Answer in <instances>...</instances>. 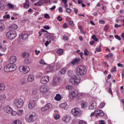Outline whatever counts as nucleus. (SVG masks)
<instances>
[{
    "mask_svg": "<svg viewBox=\"0 0 124 124\" xmlns=\"http://www.w3.org/2000/svg\"><path fill=\"white\" fill-rule=\"evenodd\" d=\"M117 67H114L113 68H112L111 70V72H117Z\"/></svg>",
    "mask_w": 124,
    "mask_h": 124,
    "instance_id": "nucleus-48",
    "label": "nucleus"
},
{
    "mask_svg": "<svg viewBox=\"0 0 124 124\" xmlns=\"http://www.w3.org/2000/svg\"><path fill=\"white\" fill-rule=\"evenodd\" d=\"M57 20L60 21H62V16H59L57 17Z\"/></svg>",
    "mask_w": 124,
    "mask_h": 124,
    "instance_id": "nucleus-62",
    "label": "nucleus"
},
{
    "mask_svg": "<svg viewBox=\"0 0 124 124\" xmlns=\"http://www.w3.org/2000/svg\"><path fill=\"white\" fill-rule=\"evenodd\" d=\"M96 51L97 52H101V48H100V47H96Z\"/></svg>",
    "mask_w": 124,
    "mask_h": 124,
    "instance_id": "nucleus-61",
    "label": "nucleus"
},
{
    "mask_svg": "<svg viewBox=\"0 0 124 124\" xmlns=\"http://www.w3.org/2000/svg\"><path fill=\"white\" fill-rule=\"evenodd\" d=\"M3 110L6 113L10 114V113H11V111H12V108L9 106H6L4 107Z\"/></svg>",
    "mask_w": 124,
    "mask_h": 124,
    "instance_id": "nucleus-14",
    "label": "nucleus"
},
{
    "mask_svg": "<svg viewBox=\"0 0 124 124\" xmlns=\"http://www.w3.org/2000/svg\"><path fill=\"white\" fill-rule=\"evenodd\" d=\"M32 94H33V95H35L36 94H37V90L33 89L32 92Z\"/></svg>",
    "mask_w": 124,
    "mask_h": 124,
    "instance_id": "nucleus-42",
    "label": "nucleus"
},
{
    "mask_svg": "<svg viewBox=\"0 0 124 124\" xmlns=\"http://www.w3.org/2000/svg\"><path fill=\"white\" fill-rule=\"evenodd\" d=\"M28 37H29V35L27 33L22 34L19 36V38L22 39V40H26Z\"/></svg>",
    "mask_w": 124,
    "mask_h": 124,
    "instance_id": "nucleus-20",
    "label": "nucleus"
},
{
    "mask_svg": "<svg viewBox=\"0 0 124 124\" xmlns=\"http://www.w3.org/2000/svg\"><path fill=\"white\" fill-rule=\"evenodd\" d=\"M66 12H67V13H70V12H71V9L66 8Z\"/></svg>",
    "mask_w": 124,
    "mask_h": 124,
    "instance_id": "nucleus-55",
    "label": "nucleus"
},
{
    "mask_svg": "<svg viewBox=\"0 0 124 124\" xmlns=\"http://www.w3.org/2000/svg\"><path fill=\"white\" fill-rule=\"evenodd\" d=\"M67 74L69 77H72V76L73 75V71H68Z\"/></svg>",
    "mask_w": 124,
    "mask_h": 124,
    "instance_id": "nucleus-39",
    "label": "nucleus"
},
{
    "mask_svg": "<svg viewBox=\"0 0 124 124\" xmlns=\"http://www.w3.org/2000/svg\"><path fill=\"white\" fill-rule=\"evenodd\" d=\"M92 39H93V40H94L95 41H98V39H97V38H96L95 34H93L92 36Z\"/></svg>",
    "mask_w": 124,
    "mask_h": 124,
    "instance_id": "nucleus-43",
    "label": "nucleus"
},
{
    "mask_svg": "<svg viewBox=\"0 0 124 124\" xmlns=\"http://www.w3.org/2000/svg\"><path fill=\"white\" fill-rule=\"evenodd\" d=\"M77 73L81 76H84L87 73V69L83 66H79L77 69Z\"/></svg>",
    "mask_w": 124,
    "mask_h": 124,
    "instance_id": "nucleus-4",
    "label": "nucleus"
},
{
    "mask_svg": "<svg viewBox=\"0 0 124 124\" xmlns=\"http://www.w3.org/2000/svg\"><path fill=\"white\" fill-rule=\"evenodd\" d=\"M78 91L77 90H74L72 91L70 93V96H71V98H74V97H76L78 94Z\"/></svg>",
    "mask_w": 124,
    "mask_h": 124,
    "instance_id": "nucleus-15",
    "label": "nucleus"
},
{
    "mask_svg": "<svg viewBox=\"0 0 124 124\" xmlns=\"http://www.w3.org/2000/svg\"><path fill=\"white\" fill-rule=\"evenodd\" d=\"M58 11L59 13H62V7H60L58 9Z\"/></svg>",
    "mask_w": 124,
    "mask_h": 124,
    "instance_id": "nucleus-54",
    "label": "nucleus"
},
{
    "mask_svg": "<svg viewBox=\"0 0 124 124\" xmlns=\"http://www.w3.org/2000/svg\"><path fill=\"white\" fill-rule=\"evenodd\" d=\"M39 62L40 64H42L43 65H46V64H47V63H46V62H45L42 59Z\"/></svg>",
    "mask_w": 124,
    "mask_h": 124,
    "instance_id": "nucleus-40",
    "label": "nucleus"
},
{
    "mask_svg": "<svg viewBox=\"0 0 124 124\" xmlns=\"http://www.w3.org/2000/svg\"><path fill=\"white\" fill-rule=\"evenodd\" d=\"M69 24L70 26H71V27H73V26H74V23H73V21H70L69 22Z\"/></svg>",
    "mask_w": 124,
    "mask_h": 124,
    "instance_id": "nucleus-51",
    "label": "nucleus"
},
{
    "mask_svg": "<svg viewBox=\"0 0 124 124\" xmlns=\"http://www.w3.org/2000/svg\"><path fill=\"white\" fill-rule=\"evenodd\" d=\"M42 4H44V3H43L42 1H41V0H40V1L34 4V5L35 6H41Z\"/></svg>",
    "mask_w": 124,
    "mask_h": 124,
    "instance_id": "nucleus-28",
    "label": "nucleus"
},
{
    "mask_svg": "<svg viewBox=\"0 0 124 124\" xmlns=\"http://www.w3.org/2000/svg\"><path fill=\"white\" fill-rule=\"evenodd\" d=\"M55 120H59L60 119V115L58 113L54 115Z\"/></svg>",
    "mask_w": 124,
    "mask_h": 124,
    "instance_id": "nucleus-45",
    "label": "nucleus"
},
{
    "mask_svg": "<svg viewBox=\"0 0 124 124\" xmlns=\"http://www.w3.org/2000/svg\"><path fill=\"white\" fill-rule=\"evenodd\" d=\"M108 93L111 94V95H113V92H112V89L111 88H109L108 89Z\"/></svg>",
    "mask_w": 124,
    "mask_h": 124,
    "instance_id": "nucleus-58",
    "label": "nucleus"
},
{
    "mask_svg": "<svg viewBox=\"0 0 124 124\" xmlns=\"http://www.w3.org/2000/svg\"><path fill=\"white\" fill-rule=\"evenodd\" d=\"M16 69H17V66L15 63H10L4 67L5 72H12L15 71Z\"/></svg>",
    "mask_w": 124,
    "mask_h": 124,
    "instance_id": "nucleus-1",
    "label": "nucleus"
},
{
    "mask_svg": "<svg viewBox=\"0 0 124 124\" xmlns=\"http://www.w3.org/2000/svg\"><path fill=\"white\" fill-rule=\"evenodd\" d=\"M17 37V33L16 31H9L6 33V38L9 40H13Z\"/></svg>",
    "mask_w": 124,
    "mask_h": 124,
    "instance_id": "nucleus-3",
    "label": "nucleus"
},
{
    "mask_svg": "<svg viewBox=\"0 0 124 124\" xmlns=\"http://www.w3.org/2000/svg\"><path fill=\"white\" fill-rule=\"evenodd\" d=\"M10 114L12 115V116H16L17 114V111L12 110Z\"/></svg>",
    "mask_w": 124,
    "mask_h": 124,
    "instance_id": "nucleus-44",
    "label": "nucleus"
},
{
    "mask_svg": "<svg viewBox=\"0 0 124 124\" xmlns=\"http://www.w3.org/2000/svg\"><path fill=\"white\" fill-rule=\"evenodd\" d=\"M96 108V103L95 101H92L91 102L90 105L89 107V110H93Z\"/></svg>",
    "mask_w": 124,
    "mask_h": 124,
    "instance_id": "nucleus-13",
    "label": "nucleus"
},
{
    "mask_svg": "<svg viewBox=\"0 0 124 124\" xmlns=\"http://www.w3.org/2000/svg\"><path fill=\"white\" fill-rule=\"evenodd\" d=\"M44 29L45 30H50V26H48V25L44 26Z\"/></svg>",
    "mask_w": 124,
    "mask_h": 124,
    "instance_id": "nucleus-59",
    "label": "nucleus"
},
{
    "mask_svg": "<svg viewBox=\"0 0 124 124\" xmlns=\"http://www.w3.org/2000/svg\"><path fill=\"white\" fill-rule=\"evenodd\" d=\"M44 17L46 19H49V18H50V16H49L48 14H45L44 15Z\"/></svg>",
    "mask_w": 124,
    "mask_h": 124,
    "instance_id": "nucleus-52",
    "label": "nucleus"
},
{
    "mask_svg": "<svg viewBox=\"0 0 124 124\" xmlns=\"http://www.w3.org/2000/svg\"><path fill=\"white\" fill-rule=\"evenodd\" d=\"M21 85H25V84H26V80H21Z\"/></svg>",
    "mask_w": 124,
    "mask_h": 124,
    "instance_id": "nucleus-64",
    "label": "nucleus"
},
{
    "mask_svg": "<svg viewBox=\"0 0 124 124\" xmlns=\"http://www.w3.org/2000/svg\"><path fill=\"white\" fill-rule=\"evenodd\" d=\"M95 113L97 115V116H100V117H103L104 116V112L102 110L98 109L97 110H95Z\"/></svg>",
    "mask_w": 124,
    "mask_h": 124,
    "instance_id": "nucleus-17",
    "label": "nucleus"
},
{
    "mask_svg": "<svg viewBox=\"0 0 124 124\" xmlns=\"http://www.w3.org/2000/svg\"><path fill=\"white\" fill-rule=\"evenodd\" d=\"M78 124H86V123L83 120H80L78 122Z\"/></svg>",
    "mask_w": 124,
    "mask_h": 124,
    "instance_id": "nucleus-60",
    "label": "nucleus"
},
{
    "mask_svg": "<svg viewBox=\"0 0 124 124\" xmlns=\"http://www.w3.org/2000/svg\"><path fill=\"white\" fill-rule=\"evenodd\" d=\"M5 8L4 4L0 1V9H4Z\"/></svg>",
    "mask_w": 124,
    "mask_h": 124,
    "instance_id": "nucleus-38",
    "label": "nucleus"
},
{
    "mask_svg": "<svg viewBox=\"0 0 124 124\" xmlns=\"http://www.w3.org/2000/svg\"><path fill=\"white\" fill-rule=\"evenodd\" d=\"M59 106L60 108H62L64 110L67 108V104L66 103H62L60 104Z\"/></svg>",
    "mask_w": 124,
    "mask_h": 124,
    "instance_id": "nucleus-24",
    "label": "nucleus"
},
{
    "mask_svg": "<svg viewBox=\"0 0 124 124\" xmlns=\"http://www.w3.org/2000/svg\"><path fill=\"white\" fill-rule=\"evenodd\" d=\"M99 24H105V21L101 19L99 21Z\"/></svg>",
    "mask_w": 124,
    "mask_h": 124,
    "instance_id": "nucleus-57",
    "label": "nucleus"
},
{
    "mask_svg": "<svg viewBox=\"0 0 124 124\" xmlns=\"http://www.w3.org/2000/svg\"><path fill=\"white\" fill-rule=\"evenodd\" d=\"M5 99H6V96H5V94H0V101H4Z\"/></svg>",
    "mask_w": 124,
    "mask_h": 124,
    "instance_id": "nucleus-25",
    "label": "nucleus"
},
{
    "mask_svg": "<svg viewBox=\"0 0 124 124\" xmlns=\"http://www.w3.org/2000/svg\"><path fill=\"white\" fill-rule=\"evenodd\" d=\"M79 62H80V59L76 58L72 60L71 63L73 65H74L75 64H78V63H79Z\"/></svg>",
    "mask_w": 124,
    "mask_h": 124,
    "instance_id": "nucleus-22",
    "label": "nucleus"
},
{
    "mask_svg": "<svg viewBox=\"0 0 124 124\" xmlns=\"http://www.w3.org/2000/svg\"><path fill=\"white\" fill-rule=\"evenodd\" d=\"M55 99L57 100V101H60V100L62 99V96H61L60 94H57L55 97Z\"/></svg>",
    "mask_w": 124,
    "mask_h": 124,
    "instance_id": "nucleus-26",
    "label": "nucleus"
},
{
    "mask_svg": "<svg viewBox=\"0 0 124 124\" xmlns=\"http://www.w3.org/2000/svg\"><path fill=\"white\" fill-rule=\"evenodd\" d=\"M17 114L18 116H21V115H23V110H18L17 111H16Z\"/></svg>",
    "mask_w": 124,
    "mask_h": 124,
    "instance_id": "nucleus-37",
    "label": "nucleus"
},
{
    "mask_svg": "<svg viewBox=\"0 0 124 124\" xmlns=\"http://www.w3.org/2000/svg\"><path fill=\"white\" fill-rule=\"evenodd\" d=\"M16 56H12L10 57L9 62L10 63H14L16 62Z\"/></svg>",
    "mask_w": 124,
    "mask_h": 124,
    "instance_id": "nucleus-18",
    "label": "nucleus"
},
{
    "mask_svg": "<svg viewBox=\"0 0 124 124\" xmlns=\"http://www.w3.org/2000/svg\"><path fill=\"white\" fill-rule=\"evenodd\" d=\"M3 18H6V19H9L10 18V16L9 15H6L3 16Z\"/></svg>",
    "mask_w": 124,
    "mask_h": 124,
    "instance_id": "nucleus-53",
    "label": "nucleus"
},
{
    "mask_svg": "<svg viewBox=\"0 0 124 124\" xmlns=\"http://www.w3.org/2000/svg\"><path fill=\"white\" fill-rule=\"evenodd\" d=\"M70 82H71L73 85L77 86V85L80 83V78H78L76 76H74L71 78Z\"/></svg>",
    "mask_w": 124,
    "mask_h": 124,
    "instance_id": "nucleus-6",
    "label": "nucleus"
},
{
    "mask_svg": "<svg viewBox=\"0 0 124 124\" xmlns=\"http://www.w3.org/2000/svg\"><path fill=\"white\" fill-rule=\"evenodd\" d=\"M66 72V69L65 68H63L61 69V71H60V73L62 75L64 74Z\"/></svg>",
    "mask_w": 124,
    "mask_h": 124,
    "instance_id": "nucleus-32",
    "label": "nucleus"
},
{
    "mask_svg": "<svg viewBox=\"0 0 124 124\" xmlns=\"http://www.w3.org/2000/svg\"><path fill=\"white\" fill-rule=\"evenodd\" d=\"M50 77L48 76H46L42 78L41 79V84H43L45 85V84H47L49 81Z\"/></svg>",
    "mask_w": 124,
    "mask_h": 124,
    "instance_id": "nucleus-9",
    "label": "nucleus"
},
{
    "mask_svg": "<svg viewBox=\"0 0 124 124\" xmlns=\"http://www.w3.org/2000/svg\"><path fill=\"white\" fill-rule=\"evenodd\" d=\"M53 108V105L51 103H47L45 106L41 108V110L43 112L48 111L49 109Z\"/></svg>",
    "mask_w": 124,
    "mask_h": 124,
    "instance_id": "nucleus-7",
    "label": "nucleus"
},
{
    "mask_svg": "<svg viewBox=\"0 0 124 124\" xmlns=\"http://www.w3.org/2000/svg\"><path fill=\"white\" fill-rule=\"evenodd\" d=\"M57 53L59 56H62V54H63V49H58L57 51Z\"/></svg>",
    "mask_w": 124,
    "mask_h": 124,
    "instance_id": "nucleus-30",
    "label": "nucleus"
},
{
    "mask_svg": "<svg viewBox=\"0 0 124 124\" xmlns=\"http://www.w3.org/2000/svg\"><path fill=\"white\" fill-rule=\"evenodd\" d=\"M34 106H35V101L33 100L29 101L28 108H29V109H32L33 108H34Z\"/></svg>",
    "mask_w": 124,
    "mask_h": 124,
    "instance_id": "nucleus-12",
    "label": "nucleus"
},
{
    "mask_svg": "<svg viewBox=\"0 0 124 124\" xmlns=\"http://www.w3.org/2000/svg\"><path fill=\"white\" fill-rule=\"evenodd\" d=\"M105 106V103H102L100 105V108H103Z\"/></svg>",
    "mask_w": 124,
    "mask_h": 124,
    "instance_id": "nucleus-56",
    "label": "nucleus"
},
{
    "mask_svg": "<svg viewBox=\"0 0 124 124\" xmlns=\"http://www.w3.org/2000/svg\"><path fill=\"white\" fill-rule=\"evenodd\" d=\"M22 70V71H23L24 73L26 74V73H28V72H30V70H31V69H30V67L29 66H25L23 67Z\"/></svg>",
    "mask_w": 124,
    "mask_h": 124,
    "instance_id": "nucleus-19",
    "label": "nucleus"
},
{
    "mask_svg": "<svg viewBox=\"0 0 124 124\" xmlns=\"http://www.w3.org/2000/svg\"><path fill=\"white\" fill-rule=\"evenodd\" d=\"M42 76H43L42 73H37L36 75V78H41Z\"/></svg>",
    "mask_w": 124,
    "mask_h": 124,
    "instance_id": "nucleus-35",
    "label": "nucleus"
},
{
    "mask_svg": "<svg viewBox=\"0 0 124 124\" xmlns=\"http://www.w3.org/2000/svg\"><path fill=\"white\" fill-rule=\"evenodd\" d=\"M88 54H89V51H88V50H87V49H85V50H84L85 56H87L88 55Z\"/></svg>",
    "mask_w": 124,
    "mask_h": 124,
    "instance_id": "nucleus-63",
    "label": "nucleus"
},
{
    "mask_svg": "<svg viewBox=\"0 0 124 124\" xmlns=\"http://www.w3.org/2000/svg\"><path fill=\"white\" fill-rule=\"evenodd\" d=\"M113 56H114L113 53H109V54H108L107 56H105V58H107V59H111V58H112Z\"/></svg>",
    "mask_w": 124,
    "mask_h": 124,
    "instance_id": "nucleus-34",
    "label": "nucleus"
},
{
    "mask_svg": "<svg viewBox=\"0 0 124 124\" xmlns=\"http://www.w3.org/2000/svg\"><path fill=\"white\" fill-rule=\"evenodd\" d=\"M25 120L27 123H33V122H35L36 120H37V115L35 114V112H33L30 115H27L25 117Z\"/></svg>",
    "mask_w": 124,
    "mask_h": 124,
    "instance_id": "nucleus-2",
    "label": "nucleus"
},
{
    "mask_svg": "<svg viewBox=\"0 0 124 124\" xmlns=\"http://www.w3.org/2000/svg\"><path fill=\"white\" fill-rule=\"evenodd\" d=\"M66 90H68V91H73V86L72 85H67L66 87Z\"/></svg>",
    "mask_w": 124,
    "mask_h": 124,
    "instance_id": "nucleus-33",
    "label": "nucleus"
},
{
    "mask_svg": "<svg viewBox=\"0 0 124 124\" xmlns=\"http://www.w3.org/2000/svg\"><path fill=\"white\" fill-rule=\"evenodd\" d=\"M5 89V85L3 83H0V92L4 91Z\"/></svg>",
    "mask_w": 124,
    "mask_h": 124,
    "instance_id": "nucleus-27",
    "label": "nucleus"
},
{
    "mask_svg": "<svg viewBox=\"0 0 124 124\" xmlns=\"http://www.w3.org/2000/svg\"><path fill=\"white\" fill-rule=\"evenodd\" d=\"M18 29V26L16 24H12L9 26L8 30L10 31H15Z\"/></svg>",
    "mask_w": 124,
    "mask_h": 124,
    "instance_id": "nucleus-11",
    "label": "nucleus"
},
{
    "mask_svg": "<svg viewBox=\"0 0 124 124\" xmlns=\"http://www.w3.org/2000/svg\"><path fill=\"white\" fill-rule=\"evenodd\" d=\"M115 38L117 39L118 40H121L122 38H121V37L118 35H115Z\"/></svg>",
    "mask_w": 124,
    "mask_h": 124,
    "instance_id": "nucleus-50",
    "label": "nucleus"
},
{
    "mask_svg": "<svg viewBox=\"0 0 124 124\" xmlns=\"http://www.w3.org/2000/svg\"><path fill=\"white\" fill-rule=\"evenodd\" d=\"M70 117L69 116H64L63 118H62V122H64V123H68L70 122Z\"/></svg>",
    "mask_w": 124,
    "mask_h": 124,
    "instance_id": "nucleus-21",
    "label": "nucleus"
},
{
    "mask_svg": "<svg viewBox=\"0 0 124 124\" xmlns=\"http://www.w3.org/2000/svg\"><path fill=\"white\" fill-rule=\"evenodd\" d=\"M40 92L42 93L43 94L44 93H47L48 92V87L46 85L42 86L40 88Z\"/></svg>",
    "mask_w": 124,
    "mask_h": 124,
    "instance_id": "nucleus-10",
    "label": "nucleus"
},
{
    "mask_svg": "<svg viewBox=\"0 0 124 124\" xmlns=\"http://www.w3.org/2000/svg\"><path fill=\"white\" fill-rule=\"evenodd\" d=\"M14 104L17 108H21L24 104V102L21 98H16L14 101Z\"/></svg>",
    "mask_w": 124,
    "mask_h": 124,
    "instance_id": "nucleus-5",
    "label": "nucleus"
},
{
    "mask_svg": "<svg viewBox=\"0 0 124 124\" xmlns=\"http://www.w3.org/2000/svg\"><path fill=\"white\" fill-rule=\"evenodd\" d=\"M5 29V26L3 23L0 22V31H2Z\"/></svg>",
    "mask_w": 124,
    "mask_h": 124,
    "instance_id": "nucleus-31",
    "label": "nucleus"
},
{
    "mask_svg": "<svg viewBox=\"0 0 124 124\" xmlns=\"http://www.w3.org/2000/svg\"><path fill=\"white\" fill-rule=\"evenodd\" d=\"M63 40L64 41H67L68 40V37H67L66 35L63 36Z\"/></svg>",
    "mask_w": 124,
    "mask_h": 124,
    "instance_id": "nucleus-47",
    "label": "nucleus"
},
{
    "mask_svg": "<svg viewBox=\"0 0 124 124\" xmlns=\"http://www.w3.org/2000/svg\"><path fill=\"white\" fill-rule=\"evenodd\" d=\"M7 6L9 8V9H11V8H14V5L11 3L7 4Z\"/></svg>",
    "mask_w": 124,
    "mask_h": 124,
    "instance_id": "nucleus-41",
    "label": "nucleus"
},
{
    "mask_svg": "<svg viewBox=\"0 0 124 124\" xmlns=\"http://www.w3.org/2000/svg\"><path fill=\"white\" fill-rule=\"evenodd\" d=\"M78 99H80L83 97V93H78V95H77Z\"/></svg>",
    "mask_w": 124,
    "mask_h": 124,
    "instance_id": "nucleus-36",
    "label": "nucleus"
},
{
    "mask_svg": "<svg viewBox=\"0 0 124 124\" xmlns=\"http://www.w3.org/2000/svg\"><path fill=\"white\" fill-rule=\"evenodd\" d=\"M88 107V103L84 102L81 104V107L82 109H85Z\"/></svg>",
    "mask_w": 124,
    "mask_h": 124,
    "instance_id": "nucleus-29",
    "label": "nucleus"
},
{
    "mask_svg": "<svg viewBox=\"0 0 124 124\" xmlns=\"http://www.w3.org/2000/svg\"><path fill=\"white\" fill-rule=\"evenodd\" d=\"M105 31H106V32H107V31H108V30H109V26H108V25H105Z\"/></svg>",
    "mask_w": 124,
    "mask_h": 124,
    "instance_id": "nucleus-46",
    "label": "nucleus"
},
{
    "mask_svg": "<svg viewBox=\"0 0 124 124\" xmlns=\"http://www.w3.org/2000/svg\"><path fill=\"white\" fill-rule=\"evenodd\" d=\"M50 43H51V40H50L49 41H47L45 44V45L46 47H47V46H48L49 45V44H50Z\"/></svg>",
    "mask_w": 124,
    "mask_h": 124,
    "instance_id": "nucleus-49",
    "label": "nucleus"
},
{
    "mask_svg": "<svg viewBox=\"0 0 124 124\" xmlns=\"http://www.w3.org/2000/svg\"><path fill=\"white\" fill-rule=\"evenodd\" d=\"M95 113L97 115V116H100V117H103L104 116V112L102 110L98 109L97 110H95Z\"/></svg>",
    "mask_w": 124,
    "mask_h": 124,
    "instance_id": "nucleus-16",
    "label": "nucleus"
},
{
    "mask_svg": "<svg viewBox=\"0 0 124 124\" xmlns=\"http://www.w3.org/2000/svg\"><path fill=\"white\" fill-rule=\"evenodd\" d=\"M34 80V77L32 75H30L28 76L27 81L28 82H33Z\"/></svg>",
    "mask_w": 124,
    "mask_h": 124,
    "instance_id": "nucleus-23",
    "label": "nucleus"
},
{
    "mask_svg": "<svg viewBox=\"0 0 124 124\" xmlns=\"http://www.w3.org/2000/svg\"><path fill=\"white\" fill-rule=\"evenodd\" d=\"M71 113L75 117H78L80 115V109L77 108L72 109Z\"/></svg>",
    "mask_w": 124,
    "mask_h": 124,
    "instance_id": "nucleus-8",
    "label": "nucleus"
}]
</instances>
